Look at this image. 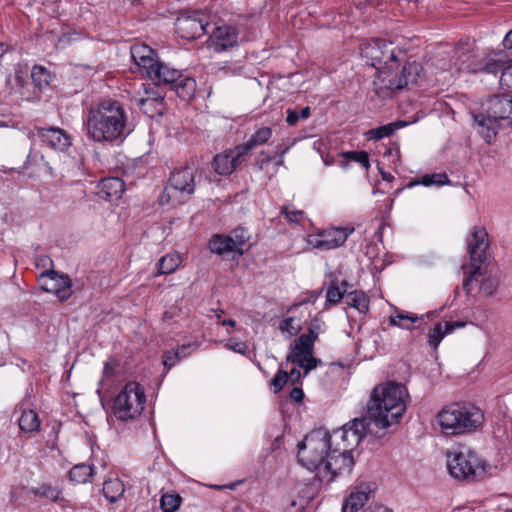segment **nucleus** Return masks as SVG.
Returning <instances> with one entry per match:
<instances>
[{
    "label": "nucleus",
    "instance_id": "1",
    "mask_svg": "<svg viewBox=\"0 0 512 512\" xmlns=\"http://www.w3.org/2000/svg\"><path fill=\"white\" fill-rule=\"evenodd\" d=\"M84 129L90 140L101 144L122 142L132 131L124 106L110 99L87 111Z\"/></svg>",
    "mask_w": 512,
    "mask_h": 512
},
{
    "label": "nucleus",
    "instance_id": "2",
    "mask_svg": "<svg viewBox=\"0 0 512 512\" xmlns=\"http://www.w3.org/2000/svg\"><path fill=\"white\" fill-rule=\"evenodd\" d=\"M130 54L135 65L156 85H169L178 97L187 100L196 91V82L181 70L160 61L157 53L149 46L137 43L131 46Z\"/></svg>",
    "mask_w": 512,
    "mask_h": 512
},
{
    "label": "nucleus",
    "instance_id": "3",
    "mask_svg": "<svg viewBox=\"0 0 512 512\" xmlns=\"http://www.w3.org/2000/svg\"><path fill=\"white\" fill-rule=\"evenodd\" d=\"M409 393L405 385L388 381L374 387L367 403L366 418L379 429L399 422L406 411Z\"/></svg>",
    "mask_w": 512,
    "mask_h": 512
},
{
    "label": "nucleus",
    "instance_id": "4",
    "mask_svg": "<svg viewBox=\"0 0 512 512\" xmlns=\"http://www.w3.org/2000/svg\"><path fill=\"white\" fill-rule=\"evenodd\" d=\"M372 423L365 416L355 418L344 425L339 431H335L331 438L341 439V444L336 442L325 464V470L334 474H349L354 466L352 450L357 447L363 437L373 433Z\"/></svg>",
    "mask_w": 512,
    "mask_h": 512
},
{
    "label": "nucleus",
    "instance_id": "5",
    "mask_svg": "<svg viewBox=\"0 0 512 512\" xmlns=\"http://www.w3.org/2000/svg\"><path fill=\"white\" fill-rule=\"evenodd\" d=\"M483 112L474 113L473 119L477 132L487 144L495 141L500 129L506 126L512 128V98L507 95L490 96L482 106Z\"/></svg>",
    "mask_w": 512,
    "mask_h": 512
},
{
    "label": "nucleus",
    "instance_id": "6",
    "mask_svg": "<svg viewBox=\"0 0 512 512\" xmlns=\"http://www.w3.org/2000/svg\"><path fill=\"white\" fill-rule=\"evenodd\" d=\"M332 450L331 435L323 429L314 430L299 442L298 459L308 470L316 471L322 481L329 482L338 475L324 468Z\"/></svg>",
    "mask_w": 512,
    "mask_h": 512
},
{
    "label": "nucleus",
    "instance_id": "7",
    "mask_svg": "<svg viewBox=\"0 0 512 512\" xmlns=\"http://www.w3.org/2000/svg\"><path fill=\"white\" fill-rule=\"evenodd\" d=\"M437 420L443 433L458 435L478 428L484 415L471 403H452L438 413Z\"/></svg>",
    "mask_w": 512,
    "mask_h": 512
},
{
    "label": "nucleus",
    "instance_id": "8",
    "mask_svg": "<svg viewBox=\"0 0 512 512\" xmlns=\"http://www.w3.org/2000/svg\"><path fill=\"white\" fill-rule=\"evenodd\" d=\"M447 469L457 480L477 481L491 474L492 466L471 449L460 447L447 453Z\"/></svg>",
    "mask_w": 512,
    "mask_h": 512
},
{
    "label": "nucleus",
    "instance_id": "9",
    "mask_svg": "<svg viewBox=\"0 0 512 512\" xmlns=\"http://www.w3.org/2000/svg\"><path fill=\"white\" fill-rule=\"evenodd\" d=\"M361 55L367 60V64L378 71V76H386L406 58L403 49L380 39L362 45Z\"/></svg>",
    "mask_w": 512,
    "mask_h": 512
},
{
    "label": "nucleus",
    "instance_id": "10",
    "mask_svg": "<svg viewBox=\"0 0 512 512\" xmlns=\"http://www.w3.org/2000/svg\"><path fill=\"white\" fill-rule=\"evenodd\" d=\"M195 172L191 166L173 171L160 196V204L176 206L187 202L195 191Z\"/></svg>",
    "mask_w": 512,
    "mask_h": 512
},
{
    "label": "nucleus",
    "instance_id": "11",
    "mask_svg": "<svg viewBox=\"0 0 512 512\" xmlns=\"http://www.w3.org/2000/svg\"><path fill=\"white\" fill-rule=\"evenodd\" d=\"M145 402V392L140 384L135 381L128 382L114 399V415L122 421L135 419L144 410Z\"/></svg>",
    "mask_w": 512,
    "mask_h": 512
},
{
    "label": "nucleus",
    "instance_id": "12",
    "mask_svg": "<svg viewBox=\"0 0 512 512\" xmlns=\"http://www.w3.org/2000/svg\"><path fill=\"white\" fill-rule=\"evenodd\" d=\"M423 73V67L416 61L406 62L400 72L390 71L386 76H377L373 85L376 94L385 98L393 90H400L416 83Z\"/></svg>",
    "mask_w": 512,
    "mask_h": 512
},
{
    "label": "nucleus",
    "instance_id": "13",
    "mask_svg": "<svg viewBox=\"0 0 512 512\" xmlns=\"http://www.w3.org/2000/svg\"><path fill=\"white\" fill-rule=\"evenodd\" d=\"M467 244L471 271L463 283V289L466 293H470L473 281L478 275H482L480 265L486 261V250L489 246L486 230L482 227H474L467 239Z\"/></svg>",
    "mask_w": 512,
    "mask_h": 512
},
{
    "label": "nucleus",
    "instance_id": "14",
    "mask_svg": "<svg viewBox=\"0 0 512 512\" xmlns=\"http://www.w3.org/2000/svg\"><path fill=\"white\" fill-rule=\"evenodd\" d=\"M353 231V227L326 229L308 235L307 243L314 249L329 251L342 246Z\"/></svg>",
    "mask_w": 512,
    "mask_h": 512
},
{
    "label": "nucleus",
    "instance_id": "15",
    "mask_svg": "<svg viewBox=\"0 0 512 512\" xmlns=\"http://www.w3.org/2000/svg\"><path fill=\"white\" fill-rule=\"evenodd\" d=\"M175 26L179 36L187 40L200 38L208 32V23L204 14L199 11L182 14L177 18Z\"/></svg>",
    "mask_w": 512,
    "mask_h": 512
},
{
    "label": "nucleus",
    "instance_id": "16",
    "mask_svg": "<svg viewBox=\"0 0 512 512\" xmlns=\"http://www.w3.org/2000/svg\"><path fill=\"white\" fill-rule=\"evenodd\" d=\"M313 346L307 337H299L292 351L287 355L286 362L303 368L304 376H306L321 363V360L313 357Z\"/></svg>",
    "mask_w": 512,
    "mask_h": 512
},
{
    "label": "nucleus",
    "instance_id": "17",
    "mask_svg": "<svg viewBox=\"0 0 512 512\" xmlns=\"http://www.w3.org/2000/svg\"><path fill=\"white\" fill-rule=\"evenodd\" d=\"M42 288L50 293H54L61 301L67 300L71 296V282L67 275H58L54 271L46 272L41 275Z\"/></svg>",
    "mask_w": 512,
    "mask_h": 512
},
{
    "label": "nucleus",
    "instance_id": "18",
    "mask_svg": "<svg viewBox=\"0 0 512 512\" xmlns=\"http://www.w3.org/2000/svg\"><path fill=\"white\" fill-rule=\"evenodd\" d=\"M242 151L243 149L241 150L236 146L234 149L217 154L213 160L215 172L225 176L231 174L239 165L247 160Z\"/></svg>",
    "mask_w": 512,
    "mask_h": 512
},
{
    "label": "nucleus",
    "instance_id": "19",
    "mask_svg": "<svg viewBox=\"0 0 512 512\" xmlns=\"http://www.w3.org/2000/svg\"><path fill=\"white\" fill-rule=\"evenodd\" d=\"M209 40L214 51H225L238 44V34L234 27L221 24L213 29Z\"/></svg>",
    "mask_w": 512,
    "mask_h": 512
},
{
    "label": "nucleus",
    "instance_id": "20",
    "mask_svg": "<svg viewBox=\"0 0 512 512\" xmlns=\"http://www.w3.org/2000/svg\"><path fill=\"white\" fill-rule=\"evenodd\" d=\"M135 103L140 110L150 118L163 114V97L154 88L145 87L144 96L136 97Z\"/></svg>",
    "mask_w": 512,
    "mask_h": 512
},
{
    "label": "nucleus",
    "instance_id": "21",
    "mask_svg": "<svg viewBox=\"0 0 512 512\" xmlns=\"http://www.w3.org/2000/svg\"><path fill=\"white\" fill-rule=\"evenodd\" d=\"M38 136L42 143L58 151H65L71 146L68 133L58 127L39 128Z\"/></svg>",
    "mask_w": 512,
    "mask_h": 512
},
{
    "label": "nucleus",
    "instance_id": "22",
    "mask_svg": "<svg viewBox=\"0 0 512 512\" xmlns=\"http://www.w3.org/2000/svg\"><path fill=\"white\" fill-rule=\"evenodd\" d=\"M459 60L461 61V67H459V70H466L468 72H477V71H483L485 73H491L496 74L498 72H502L504 67V63L492 58H487L484 60L483 64L477 68L470 64H466V62L469 60L470 55L467 53H463L458 56Z\"/></svg>",
    "mask_w": 512,
    "mask_h": 512
},
{
    "label": "nucleus",
    "instance_id": "23",
    "mask_svg": "<svg viewBox=\"0 0 512 512\" xmlns=\"http://www.w3.org/2000/svg\"><path fill=\"white\" fill-rule=\"evenodd\" d=\"M125 190L124 182L118 177L105 178L100 182L99 194L106 200L118 199Z\"/></svg>",
    "mask_w": 512,
    "mask_h": 512
},
{
    "label": "nucleus",
    "instance_id": "24",
    "mask_svg": "<svg viewBox=\"0 0 512 512\" xmlns=\"http://www.w3.org/2000/svg\"><path fill=\"white\" fill-rule=\"evenodd\" d=\"M465 326L464 322H445L435 324L434 328L428 333V343L433 349H437L442 339L450 334L456 328H462Z\"/></svg>",
    "mask_w": 512,
    "mask_h": 512
},
{
    "label": "nucleus",
    "instance_id": "25",
    "mask_svg": "<svg viewBox=\"0 0 512 512\" xmlns=\"http://www.w3.org/2000/svg\"><path fill=\"white\" fill-rule=\"evenodd\" d=\"M301 377V372L296 368H292L290 372L280 368L276 375L272 378L270 384L273 387L274 392L278 393L283 389L289 380L292 382V384H296L300 382Z\"/></svg>",
    "mask_w": 512,
    "mask_h": 512
},
{
    "label": "nucleus",
    "instance_id": "26",
    "mask_svg": "<svg viewBox=\"0 0 512 512\" xmlns=\"http://www.w3.org/2000/svg\"><path fill=\"white\" fill-rule=\"evenodd\" d=\"M208 247L212 253H215L219 256H225L231 252H237L235 250L234 242L229 238L228 235H214L210 239Z\"/></svg>",
    "mask_w": 512,
    "mask_h": 512
},
{
    "label": "nucleus",
    "instance_id": "27",
    "mask_svg": "<svg viewBox=\"0 0 512 512\" xmlns=\"http://www.w3.org/2000/svg\"><path fill=\"white\" fill-rule=\"evenodd\" d=\"M272 136V130L269 127H261L258 129L244 144L238 145L239 149H243V154L248 158L249 153L255 147L266 143Z\"/></svg>",
    "mask_w": 512,
    "mask_h": 512
},
{
    "label": "nucleus",
    "instance_id": "28",
    "mask_svg": "<svg viewBox=\"0 0 512 512\" xmlns=\"http://www.w3.org/2000/svg\"><path fill=\"white\" fill-rule=\"evenodd\" d=\"M370 491L358 490L352 492L346 499L342 511L343 512H359L369 501Z\"/></svg>",
    "mask_w": 512,
    "mask_h": 512
},
{
    "label": "nucleus",
    "instance_id": "29",
    "mask_svg": "<svg viewBox=\"0 0 512 512\" xmlns=\"http://www.w3.org/2000/svg\"><path fill=\"white\" fill-rule=\"evenodd\" d=\"M346 303L356 309L360 314L365 315L369 311V297L360 290H353L346 293Z\"/></svg>",
    "mask_w": 512,
    "mask_h": 512
},
{
    "label": "nucleus",
    "instance_id": "30",
    "mask_svg": "<svg viewBox=\"0 0 512 512\" xmlns=\"http://www.w3.org/2000/svg\"><path fill=\"white\" fill-rule=\"evenodd\" d=\"M30 493L35 497L44 498L52 502H58L62 499V491L58 486H53L48 483L39 484L37 487H32Z\"/></svg>",
    "mask_w": 512,
    "mask_h": 512
},
{
    "label": "nucleus",
    "instance_id": "31",
    "mask_svg": "<svg viewBox=\"0 0 512 512\" xmlns=\"http://www.w3.org/2000/svg\"><path fill=\"white\" fill-rule=\"evenodd\" d=\"M450 183V180L448 179V176L445 173H432V174H425L421 176L420 178H417L413 181H411L407 186L413 187L416 185H423L426 187L429 186H443L445 184Z\"/></svg>",
    "mask_w": 512,
    "mask_h": 512
},
{
    "label": "nucleus",
    "instance_id": "32",
    "mask_svg": "<svg viewBox=\"0 0 512 512\" xmlns=\"http://www.w3.org/2000/svg\"><path fill=\"white\" fill-rule=\"evenodd\" d=\"M124 491V484L118 478L106 480L103 484V494L111 503H115L123 495Z\"/></svg>",
    "mask_w": 512,
    "mask_h": 512
},
{
    "label": "nucleus",
    "instance_id": "33",
    "mask_svg": "<svg viewBox=\"0 0 512 512\" xmlns=\"http://www.w3.org/2000/svg\"><path fill=\"white\" fill-rule=\"evenodd\" d=\"M19 427L23 432H37L40 428V419L34 410L24 411L19 419Z\"/></svg>",
    "mask_w": 512,
    "mask_h": 512
},
{
    "label": "nucleus",
    "instance_id": "34",
    "mask_svg": "<svg viewBox=\"0 0 512 512\" xmlns=\"http://www.w3.org/2000/svg\"><path fill=\"white\" fill-rule=\"evenodd\" d=\"M181 264V256L178 253H170L160 258L158 262L159 274H171Z\"/></svg>",
    "mask_w": 512,
    "mask_h": 512
},
{
    "label": "nucleus",
    "instance_id": "35",
    "mask_svg": "<svg viewBox=\"0 0 512 512\" xmlns=\"http://www.w3.org/2000/svg\"><path fill=\"white\" fill-rule=\"evenodd\" d=\"M92 475L93 468L87 464H77L69 471L70 480L76 484L88 482Z\"/></svg>",
    "mask_w": 512,
    "mask_h": 512
},
{
    "label": "nucleus",
    "instance_id": "36",
    "mask_svg": "<svg viewBox=\"0 0 512 512\" xmlns=\"http://www.w3.org/2000/svg\"><path fill=\"white\" fill-rule=\"evenodd\" d=\"M404 125H405V123L401 122V121L389 123V124L380 126L376 129L369 130L367 135H368L369 139L380 140L384 137H388V136L392 135L398 128L403 127Z\"/></svg>",
    "mask_w": 512,
    "mask_h": 512
},
{
    "label": "nucleus",
    "instance_id": "37",
    "mask_svg": "<svg viewBox=\"0 0 512 512\" xmlns=\"http://www.w3.org/2000/svg\"><path fill=\"white\" fill-rule=\"evenodd\" d=\"M418 320V316L401 310H396V314L389 317L390 325L397 326L403 329H410V325L403 323V321L415 323Z\"/></svg>",
    "mask_w": 512,
    "mask_h": 512
},
{
    "label": "nucleus",
    "instance_id": "38",
    "mask_svg": "<svg viewBox=\"0 0 512 512\" xmlns=\"http://www.w3.org/2000/svg\"><path fill=\"white\" fill-rule=\"evenodd\" d=\"M348 286V283L346 281H343L341 283V287H339L338 285L332 283L328 290H327V293H326V301L329 303V304H337L340 302V300L345 296L346 297V293H347V288Z\"/></svg>",
    "mask_w": 512,
    "mask_h": 512
},
{
    "label": "nucleus",
    "instance_id": "39",
    "mask_svg": "<svg viewBox=\"0 0 512 512\" xmlns=\"http://www.w3.org/2000/svg\"><path fill=\"white\" fill-rule=\"evenodd\" d=\"M33 83L39 88L48 86L52 80L51 74L43 66H34L31 72Z\"/></svg>",
    "mask_w": 512,
    "mask_h": 512
},
{
    "label": "nucleus",
    "instance_id": "40",
    "mask_svg": "<svg viewBox=\"0 0 512 512\" xmlns=\"http://www.w3.org/2000/svg\"><path fill=\"white\" fill-rule=\"evenodd\" d=\"M230 239H232V241L234 242L235 244V250L240 254L242 255L243 254V250H242V246L244 244H246L248 241H249V233L247 232L246 229L244 228H236L234 229L232 232H231V235H228Z\"/></svg>",
    "mask_w": 512,
    "mask_h": 512
},
{
    "label": "nucleus",
    "instance_id": "41",
    "mask_svg": "<svg viewBox=\"0 0 512 512\" xmlns=\"http://www.w3.org/2000/svg\"><path fill=\"white\" fill-rule=\"evenodd\" d=\"M181 503V497L179 495L164 494L160 499V506L163 512H174L176 511Z\"/></svg>",
    "mask_w": 512,
    "mask_h": 512
},
{
    "label": "nucleus",
    "instance_id": "42",
    "mask_svg": "<svg viewBox=\"0 0 512 512\" xmlns=\"http://www.w3.org/2000/svg\"><path fill=\"white\" fill-rule=\"evenodd\" d=\"M286 114H287L286 122L289 125L294 126L297 124V122L300 119H302V120L307 119L311 114V109L308 106L301 108L300 111H297L295 109H288L286 111Z\"/></svg>",
    "mask_w": 512,
    "mask_h": 512
},
{
    "label": "nucleus",
    "instance_id": "43",
    "mask_svg": "<svg viewBox=\"0 0 512 512\" xmlns=\"http://www.w3.org/2000/svg\"><path fill=\"white\" fill-rule=\"evenodd\" d=\"M279 329L283 334L292 337L300 331L301 327L298 320L294 317H288L280 322Z\"/></svg>",
    "mask_w": 512,
    "mask_h": 512
},
{
    "label": "nucleus",
    "instance_id": "44",
    "mask_svg": "<svg viewBox=\"0 0 512 512\" xmlns=\"http://www.w3.org/2000/svg\"><path fill=\"white\" fill-rule=\"evenodd\" d=\"M343 157L361 164L366 170L369 169V157L366 151H348L343 153Z\"/></svg>",
    "mask_w": 512,
    "mask_h": 512
},
{
    "label": "nucleus",
    "instance_id": "45",
    "mask_svg": "<svg viewBox=\"0 0 512 512\" xmlns=\"http://www.w3.org/2000/svg\"><path fill=\"white\" fill-rule=\"evenodd\" d=\"M498 287V282L492 277L485 278L480 284V293L484 296H492Z\"/></svg>",
    "mask_w": 512,
    "mask_h": 512
},
{
    "label": "nucleus",
    "instance_id": "46",
    "mask_svg": "<svg viewBox=\"0 0 512 512\" xmlns=\"http://www.w3.org/2000/svg\"><path fill=\"white\" fill-rule=\"evenodd\" d=\"M320 329V322L317 319H314L309 323L307 333L302 334L300 337H307L311 340V344L314 345L315 340L318 338Z\"/></svg>",
    "mask_w": 512,
    "mask_h": 512
},
{
    "label": "nucleus",
    "instance_id": "47",
    "mask_svg": "<svg viewBox=\"0 0 512 512\" xmlns=\"http://www.w3.org/2000/svg\"><path fill=\"white\" fill-rule=\"evenodd\" d=\"M289 222L299 224L304 219V212L292 207H285L282 210Z\"/></svg>",
    "mask_w": 512,
    "mask_h": 512
},
{
    "label": "nucleus",
    "instance_id": "48",
    "mask_svg": "<svg viewBox=\"0 0 512 512\" xmlns=\"http://www.w3.org/2000/svg\"><path fill=\"white\" fill-rule=\"evenodd\" d=\"M179 360H181L180 352L170 350L164 353L162 362L167 369H171Z\"/></svg>",
    "mask_w": 512,
    "mask_h": 512
},
{
    "label": "nucleus",
    "instance_id": "49",
    "mask_svg": "<svg viewBox=\"0 0 512 512\" xmlns=\"http://www.w3.org/2000/svg\"><path fill=\"white\" fill-rule=\"evenodd\" d=\"M499 82L501 86H505L507 89H512V64L503 69Z\"/></svg>",
    "mask_w": 512,
    "mask_h": 512
},
{
    "label": "nucleus",
    "instance_id": "50",
    "mask_svg": "<svg viewBox=\"0 0 512 512\" xmlns=\"http://www.w3.org/2000/svg\"><path fill=\"white\" fill-rule=\"evenodd\" d=\"M197 349V346L195 344H183L181 347H179L176 351L180 352L181 359L187 357L192 353V351H195Z\"/></svg>",
    "mask_w": 512,
    "mask_h": 512
},
{
    "label": "nucleus",
    "instance_id": "51",
    "mask_svg": "<svg viewBox=\"0 0 512 512\" xmlns=\"http://www.w3.org/2000/svg\"><path fill=\"white\" fill-rule=\"evenodd\" d=\"M78 39H80V35L77 32H69V33L63 34L59 38V42L69 44L71 42L77 41Z\"/></svg>",
    "mask_w": 512,
    "mask_h": 512
},
{
    "label": "nucleus",
    "instance_id": "52",
    "mask_svg": "<svg viewBox=\"0 0 512 512\" xmlns=\"http://www.w3.org/2000/svg\"><path fill=\"white\" fill-rule=\"evenodd\" d=\"M290 397L292 400H294L296 402L302 401V399L304 397L303 390L299 387H294L290 392Z\"/></svg>",
    "mask_w": 512,
    "mask_h": 512
},
{
    "label": "nucleus",
    "instance_id": "53",
    "mask_svg": "<svg viewBox=\"0 0 512 512\" xmlns=\"http://www.w3.org/2000/svg\"><path fill=\"white\" fill-rule=\"evenodd\" d=\"M229 348L234 352L244 354L246 352L247 346L243 342H236L233 345H230Z\"/></svg>",
    "mask_w": 512,
    "mask_h": 512
},
{
    "label": "nucleus",
    "instance_id": "54",
    "mask_svg": "<svg viewBox=\"0 0 512 512\" xmlns=\"http://www.w3.org/2000/svg\"><path fill=\"white\" fill-rule=\"evenodd\" d=\"M503 46L505 49H512V29L504 37Z\"/></svg>",
    "mask_w": 512,
    "mask_h": 512
},
{
    "label": "nucleus",
    "instance_id": "55",
    "mask_svg": "<svg viewBox=\"0 0 512 512\" xmlns=\"http://www.w3.org/2000/svg\"><path fill=\"white\" fill-rule=\"evenodd\" d=\"M103 374L106 377H112L114 374V365L110 362H106L103 370Z\"/></svg>",
    "mask_w": 512,
    "mask_h": 512
},
{
    "label": "nucleus",
    "instance_id": "56",
    "mask_svg": "<svg viewBox=\"0 0 512 512\" xmlns=\"http://www.w3.org/2000/svg\"><path fill=\"white\" fill-rule=\"evenodd\" d=\"M272 160L270 156H266L265 158L261 159L259 161V168L260 170H264L266 165Z\"/></svg>",
    "mask_w": 512,
    "mask_h": 512
},
{
    "label": "nucleus",
    "instance_id": "57",
    "mask_svg": "<svg viewBox=\"0 0 512 512\" xmlns=\"http://www.w3.org/2000/svg\"><path fill=\"white\" fill-rule=\"evenodd\" d=\"M288 150H289V147H282V146L277 147V153L279 154V156L281 158L284 157V155L287 153Z\"/></svg>",
    "mask_w": 512,
    "mask_h": 512
},
{
    "label": "nucleus",
    "instance_id": "58",
    "mask_svg": "<svg viewBox=\"0 0 512 512\" xmlns=\"http://www.w3.org/2000/svg\"><path fill=\"white\" fill-rule=\"evenodd\" d=\"M371 512H392L389 508L379 505L376 506Z\"/></svg>",
    "mask_w": 512,
    "mask_h": 512
},
{
    "label": "nucleus",
    "instance_id": "59",
    "mask_svg": "<svg viewBox=\"0 0 512 512\" xmlns=\"http://www.w3.org/2000/svg\"><path fill=\"white\" fill-rule=\"evenodd\" d=\"M381 175H382V179L386 180V181H392L394 179V177L390 173H387V172L381 171Z\"/></svg>",
    "mask_w": 512,
    "mask_h": 512
},
{
    "label": "nucleus",
    "instance_id": "60",
    "mask_svg": "<svg viewBox=\"0 0 512 512\" xmlns=\"http://www.w3.org/2000/svg\"><path fill=\"white\" fill-rule=\"evenodd\" d=\"M221 324L223 326L228 325V326H231V327H235L236 322L234 320H232V319H229V320H223Z\"/></svg>",
    "mask_w": 512,
    "mask_h": 512
},
{
    "label": "nucleus",
    "instance_id": "61",
    "mask_svg": "<svg viewBox=\"0 0 512 512\" xmlns=\"http://www.w3.org/2000/svg\"><path fill=\"white\" fill-rule=\"evenodd\" d=\"M276 165H277V166H282V165H283V158H281V157L279 156V160L276 162Z\"/></svg>",
    "mask_w": 512,
    "mask_h": 512
}]
</instances>
